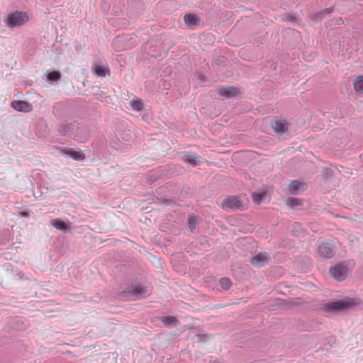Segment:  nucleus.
<instances>
[{
	"mask_svg": "<svg viewBox=\"0 0 363 363\" xmlns=\"http://www.w3.org/2000/svg\"><path fill=\"white\" fill-rule=\"evenodd\" d=\"M355 305L352 298L342 299L325 304L322 310L327 313H337L347 311Z\"/></svg>",
	"mask_w": 363,
	"mask_h": 363,
	"instance_id": "f257e3e1",
	"label": "nucleus"
},
{
	"mask_svg": "<svg viewBox=\"0 0 363 363\" xmlns=\"http://www.w3.org/2000/svg\"><path fill=\"white\" fill-rule=\"evenodd\" d=\"M28 21V16L26 13L18 11L9 13L5 19L6 24L9 28L22 26Z\"/></svg>",
	"mask_w": 363,
	"mask_h": 363,
	"instance_id": "f03ea898",
	"label": "nucleus"
},
{
	"mask_svg": "<svg viewBox=\"0 0 363 363\" xmlns=\"http://www.w3.org/2000/svg\"><path fill=\"white\" fill-rule=\"evenodd\" d=\"M330 273L336 280L343 281L347 277L348 267L345 264L340 263L333 267H330Z\"/></svg>",
	"mask_w": 363,
	"mask_h": 363,
	"instance_id": "7ed1b4c3",
	"label": "nucleus"
},
{
	"mask_svg": "<svg viewBox=\"0 0 363 363\" xmlns=\"http://www.w3.org/2000/svg\"><path fill=\"white\" fill-rule=\"evenodd\" d=\"M144 293L145 290L143 287L140 286H132L130 288L122 291L120 296L121 298L135 299V298H138L143 297Z\"/></svg>",
	"mask_w": 363,
	"mask_h": 363,
	"instance_id": "20e7f679",
	"label": "nucleus"
},
{
	"mask_svg": "<svg viewBox=\"0 0 363 363\" xmlns=\"http://www.w3.org/2000/svg\"><path fill=\"white\" fill-rule=\"evenodd\" d=\"M270 260L269 254L267 252H259L250 258V263L256 267H262L267 264Z\"/></svg>",
	"mask_w": 363,
	"mask_h": 363,
	"instance_id": "39448f33",
	"label": "nucleus"
},
{
	"mask_svg": "<svg viewBox=\"0 0 363 363\" xmlns=\"http://www.w3.org/2000/svg\"><path fill=\"white\" fill-rule=\"evenodd\" d=\"M318 255L326 259H330L333 257L335 254L334 247L328 242H323L319 245L318 249Z\"/></svg>",
	"mask_w": 363,
	"mask_h": 363,
	"instance_id": "423d86ee",
	"label": "nucleus"
},
{
	"mask_svg": "<svg viewBox=\"0 0 363 363\" xmlns=\"http://www.w3.org/2000/svg\"><path fill=\"white\" fill-rule=\"evenodd\" d=\"M242 207L240 201L235 196H229L222 203L223 209H239Z\"/></svg>",
	"mask_w": 363,
	"mask_h": 363,
	"instance_id": "0eeeda50",
	"label": "nucleus"
},
{
	"mask_svg": "<svg viewBox=\"0 0 363 363\" xmlns=\"http://www.w3.org/2000/svg\"><path fill=\"white\" fill-rule=\"evenodd\" d=\"M11 106L18 111L24 113L30 112L33 109L30 104L22 100L13 101L11 104Z\"/></svg>",
	"mask_w": 363,
	"mask_h": 363,
	"instance_id": "6e6552de",
	"label": "nucleus"
},
{
	"mask_svg": "<svg viewBox=\"0 0 363 363\" xmlns=\"http://www.w3.org/2000/svg\"><path fill=\"white\" fill-rule=\"evenodd\" d=\"M306 189V184L298 180L292 181L289 185V192L291 195H298Z\"/></svg>",
	"mask_w": 363,
	"mask_h": 363,
	"instance_id": "1a4fd4ad",
	"label": "nucleus"
},
{
	"mask_svg": "<svg viewBox=\"0 0 363 363\" xmlns=\"http://www.w3.org/2000/svg\"><path fill=\"white\" fill-rule=\"evenodd\" d=\"M238 93V88L235 86H221L218 91L220 96H225L228 99L236 96Z\"/></svg>",
	"mask_w": 363,
	"mask_h": 363,
	"instance_id": "9d476101",
	"label": "nucleus"
},
{
	"mask_svg": "<svg viewBox=\"0 0 363 363\" xmlns=\"http://www.w3.org/2000/svg\"><path fill=\"white\" fill-rule=\"evenodd\" d=\"M184 21V23L189 26H198L200 23V18L193 13L185 14Z\"/></svg>",
	"mask_w": 363,
	"mask_h": 363,
	"instance_id": "9b49d317",
	"label": "nucleus"
},
{
	"mask_svg": "<svg viewBox=\"0 0 363 363\" xmlns=\"http://www.w3.org/2000/svg\"><path fill=\"white\" fill-rule=\"evenodd\" d=\"M51 223L57 230L63 232H67L69 229V226L60 218L52 220Z\"/></svg>",
	"mask_w": 363,
	"mask_h": 363,
	"instance_id": "f8f14e48",
	"label": "nucleus"
},
{
	"mask_svg": "<svg viewBox=\"0 0 363 363\" xmlns=\"http://www.w3.org/2000/svg\"><path fill=\"white\" fill-rule=\"evenodd\" d=\"M271 125L277 133H284L287 130L286 124L281 121H274L272 122Z\"/></svg>",
	"mask_w": 363,
	"mask_h": 363,
	"instance_id": "ddd939ff",
	"label": "nucleus"
},
{
	"mask_svg": "<svg viewBox=\"0 0 363 363\" xmlns=\"http://www.w3.org/2000/svg\"><path fill=\"white\" fill-rule=\"evenodd\" d=\"M65 152L69 155L72 158L75 160H82L84 159V155L79 152H76L72 148H67L65 150Z\"/></svg>",
	"mask_w": 363,
	"mask_h": 363,
	"instance_id": "4468645a",
	"label": "nucleus"
},
{
	"mask_svg": "<svg viewBox=\"0 0 363 363\" xmlns=\"http://www.w3.org/2000/svg\"><path fill=\"white\" fill-rule=\"evenodd\" d=\"M276 301H277V305L282 307L283 308H286V309L291 308L294 306L297 305L296 302H295L294 301H287L284 299L277 298L276 300Z\"/></svg>",
	"mask_w": 363,
	"mask_h": 363,
	"instance_id": "2eb2a0df",
	"label": "nucleus"
},
{
	"mask_svg": "<svg viewBox=\"0 0 363 363\" xmlns=\"http://www.w3.org/2000/svg\"><path fill=\"white\" fill-rule=\"evenodd\" d=\"M94 73L99 77H105L108 72H109L108 69L103 67L99 65L95 64L93 68Z\"/></svg>",
	"mask_w": 363,
	"mask_h": 363,
	"instance_id": "dca6fc26",
	"label": "nucleus"
},
{
	"mask_svg": "<svg viewBox=\"0 0 363 363\" xmlns=\"http://www.w3.org/2000/svg\"><path fill=\"white\" fill-rule=\"evenodd\" d=\"M354 88L357 92L363 94V76H359L354 80Z\"/></svg>",
	"mask_w": 363,
	"mask_h": 363,
	"instance_id": "f3484780",
	"label": "nucleus"
},
{
	"mask_svg": "<svg viewBox=\"0 0 363 363\" xmlns=\"http://www.w3.org/2000/svg\"><path fill=\"white\" fill-rule=\"evenodd\" d=\"M183 160L186 163H190L192 166H196L199 164V162L196 160L195 154H189V155H186L183 157Z\"/></svg>",
	"mask_w": 363,
	"mask_h": 363,
	"instance_id": "a211bd4d",
	"label": "nucleus"
},
{
	"mask_svg": "<svg viewBox=\"0 0 363 363\" xmlns=\"http://www.w3.org/2000/svg\"><path fill=\"white\" fill-rule=\"evenodd\" d=\"M131 108L136 111H140L144 109V104L141 99H137L130 101Z\"/></svg>",
	"mask_w": 363,
	"mask_h": 363,
	"instance_id": "6ab92c4d",
	"label": "nucleus"
},
{
	"mask_svg": "<svg viewBox=\"0 0 363 363\" xmlns=\"http://www.w3.org/2000/svg\"><path fill=\"white\" fill-rule=\"evenodd\" d=\"M333 10V9L330 7L320 11L319 13L315 15L313 20L321 21L323 18L325 13L330 14L332 13Z\"/></svg>",
	"mask_w": 363,
	"mask_h": 363,
	"instance_id": "aec40b11",
	"label": "nucleus"
},
{
	"mask_svg": "<svg viewBox=\"0 0 363 363\" xmlns=\"http://www.w3.org/2000/svg\"><path fill=\"white\" fill-rule=\"evenodd\" d=\"M301 204H302L301 200H300L297 198L290 197L286 199V205L291 208H294L297 206H300Z\"/></svg>",
	"mask_w": 363,
	"mask_h": 363,
	"instance_id": "412c9836",
	"label": "nucleus"
},
{
	"mask_svg": "<svg viewBox=\"0 0 363 363\" xmlns=\"http://www.w3.org/2000/svg\"><path fill=\"white\" fill-rule=\"evenodd\" d=\"M220 285L224 290H228L232 286V281L229 278L223 277L220 279Z\"/></svg>",
	"mask_w": 363,
	"mask_h": 363,
	"instance_id": "4be33fe9",
	"label": "nucleus"
},
{
	"mask_svg": "<svg viewBox=\"0 0 363 363\" xmlns=\"http://www.w3.org/2000/svg\"><path fill=\"white\" fill-rule=\"evenodd\" d=\"M72 124H61L59 126L58 130L63 135H65L67 133L70 132L72 130Z\"/></svg>",
	"mask_w": 363,
	"mask_h": 363,
	"instance_id": "5701e85b",
	"label": "nucleus"
},
{
	"mask_svg": "<svg viewBox=\"0 0 363 363\" xmlns=\"http://www.w3.org/2000/svg\"><path fill=\"white\" fill-rule=\"evenodd\" d=\"M162 322L166 325H170L176 323L177 320L174 316H163L161 318Z\"/></svg>",
	"mask_w": 363,
	"mask_h": 363,
	"instance_id": "b1692460",
	"label": "nucleus"
},
{
	"mask_svg": "<svg viewBox=\"0 0 363 363\" xmlns=\"http://www.w3.org/2000/svg\"><path fill=\"white\" fill-rule=\"evenodd\" d=\"M61 78V74L58 71H52L48 74V79L50 81H57Z\"/></svg>",
	"mask_w": 363,
	"mask_h": 363,
	"instance_id": "393cba45",
	"label": "nucleus"
},
{
	"mask_svg": "<svg viewBox=\"0 0 363 363\" xmlns=\"http://www.w3.org/2000/svg\"><path fill=\"white\" fill-rule=\"evenodd\" d=\"M197 224V218L194 216L190 215L188 218V225L191 231L196 228Z\"/></svg>",
	"mask_w": 363,
	"mask_h": 363,
	"instance_id": "a878e982",
	"label": "nucleus"
},
{
	"mask_svg": "<svg viewBox=\"0 0 363 363\" xmlns=\"http://www.w3.org/2000/svg\"><path fill=\"white\" fill-rule=\"evenodd\" d=\"M252 197L253 199V201L255 203H260L261 200L263 199V194L261 193H252Z\"/></svg>",
	"mask_w": 363,
	"mask_h": 363,
	"instance_id": "bb28decb",
	"label": "nucleus"
},
{
	"mask_svg": "<svg viewBox=\"0 0 363 363\" xmlns=\"http://www.w3.org/2000/svg\"><path fill=\"white\" fill-rule=\"evenodd\" d=\"M196 336L198 337V342L201 343L207 341L210 338V336L207 334H198Z\"/></svg>",
	"mask_w": 363,
	"mask_h": 363,
	"instance_id": "cd10ccee",
	"label": "nucleus"
},
{
	"mask_svg": "<svg viewBox=\"0 0 363 363\" xmlns=\"http://www.w3.org/2000/svg\"><path fill=\"white\" fill-rule=\"evenodd\" d=\"M282 19L285 21H289V22H295L296 21V17L290 13H286Z\"/></svg>",
	"mask_w": 363,
	"mask_h": 363,
	"instance_id": "c85d7f7f",
	"label": "nucleus"
},
{
	"mask_svg": "<svg viewBox=\"0 0 363 363\" xmlns=\"http://www.w3.org/2000/svg\"><path fill=\"white\" fill-rule=\"evenodd\" d=\"M331 172V169H328V168H323V170H322V174L323 176L326 177L329 172Z\"/></svg>",
	"mask_w": 363,
	"mask_h": 363,
	"instance_id": "c756f323",
	"label": "nucleus"
},
{
	"mask_svg": "<svg viewBox=\"0 0 363 363\" xmlns=\"http://www.w3.org/2000/svg\"><path fill=\"white\" fill-rule=\"evenodd\" d=\"M20 216H22V217H28L29 216V213L26 211H23V212H21L20 213Z\"/></svg>",
	"mask_w": 363,
	"mask_h": 363,
	"instance_id": "7c9ffc66",
	"label": "nucleus"
},
{
	"mask_svg": "<svg viewBox=\"0 0 363 363\" xmlns=\"http://www.w3.org/2000/svg\"><path fill=\"white\" fill-rule=\"evenodd\" d=\"M119 40H120L119 38H116V40H115V43H116L117 41H119Z\"/></svg>",
	"mask_w": 363,
	"mask_h": 363,
	"instance_id": "2f4dec72",
	"label": "nucleus"
},
{
	"mask_svg": "<svg viewBox=\"0 0 363 363\" xmlns=\"http://www.w3.org/2000/svg\"><path fill=\"white\" fill-rule=\"evenodd\" d=\"M216 63H217V65H221L220 61H218V62L216 61Z\"/></svg>",
	"mask_w": 363,
	"mask_h": 363,
	"instance_id": "473e14b6",
	"label": "nucleus"
},
{
	"mask_svg": "<svg viewBox=\"0 0 363 363\" xmlns=\"http://www.w3.org/2000/svg\"><path fill=\"white\" fill-rule=\"evenodd\" d=\"M216 63H217V65H221L220 61H218V62L216 61Z\"/></svg>",
	"mask_w": 363,
	"mask_h": 363,
	"instance_id": "72a5a7b5",
	"label": "nucleus"
}]
</instances>
